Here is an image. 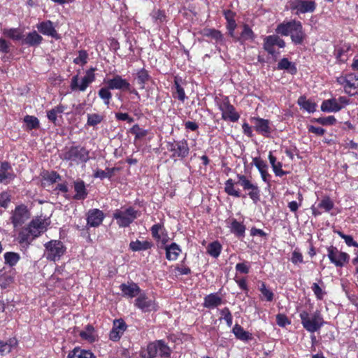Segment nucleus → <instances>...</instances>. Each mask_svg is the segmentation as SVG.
<instances>
[{"instance_id":"2f4dec72","label":"nucleus","mask_w":358,"mask_h":358,"mask_svg":"<svg viewBox=\"0 0 358 358\" xmlns=\"http://www.w3.org/2000/svg\"><path fill=\"white\" fill-rule=\"evenodd\" d=\"M230 231L238 237H243L245 236V225L238 222L236 219L232 218L230 220L229 225Z\"/></svg>"},{"instance_id":"052dcab7","label":"nucleus","mask_w":358,"mask_h":358,"mask_svg":"<svg viewBox=\"0 0 358 358\" xmlns=\"http://www.w3.org/2000/svg\"><path fill=\"white\" fill-rule=\"evenodd\" d=\"M250 263L248 262H244L241 263H238L236 265V271L240 273L247 274L250 271Z\"/></svg>"},{"instance_id":"39448f33","label":"nucleus","mask_w":358,"mask_h":358,"mask_svg":"<svg viewBox=\"0 0 358 358\" xmlns=\"http://www.w3.org/2000/svg\"><path fill=\"white\" fill-rule=\"evenodd\" d=\"M95 68H90L86 71L85 76L80 78L78 75L71 78L70 88L73 92H85L90 84L95 80Z\"/></svg>"},{"instance_id":"864d4df0","label":"nucleus","mask_w":358,"mask_h":358,"mask_svg":"<svg viewBox=\"0 0 358 358\" xmlns=\"http://www.w3.org/2000/svg\"><path fill=\"white\" fill-rule=\"evenodd\" d=\"M148 72L145 69H141L137 72V81L141 85V88L145 87V84L150 79Z\"/></svg>"},{"instance_id":"2eb2a0df","label":"nucleus","mask_w":358,"mask_h":358,"mask_svg":"<svg viewBox=\"0 0 358 358\" xmlns=\"http://www.w3.org/2000/svg\"><path fill=\"white\" fill-rule=\"evenodd\" d=\"M334 203L329 196L323 197L317 206L311 207L312 213L314 216L322 215L323 212H329L333 209Z\"/></svg>"},{"instance_id":"dca6fc26","label":"nucleus","mask_w":358,"mask_h":358,"mask_svg":"<svg viewBox=\"0 0 358 358\" xmlns=\"http://www.w3.org/2000/svg\"><path fill=\"white\" fill-rule=\"evenodd\" d=\"M38 31L45 36H51L53 38H60L59 34L55 29L53 22L50 20L43 21L36 25Z\"/></svg>"},{"instance_id":"aec40b11","label":"nucleus","mask_w":358,"mask_h":358,"mask_svg":"<svg viewBox=\"0 0 358 358\" xmlns=\"http://www.w3.org/2000/svg\"><path fill=\"white\" fill-rule=\"evenodd\" d=\"M27 228L29 229L32 238H36L45 230V222L41 218L34 219L29 223Z\"/></svg>"},{"instance_id":"cd10ccee","label":"nucleus","mask_w":358,"mask_h":358,"mask_svg":"<svg viewBox=\"0 0 358 358\" xmlns=\"http://www.w3.org/2000/svg\"><path fill=\"white\" fill-rule=\"evenodd\" d=\"M166 257L169 261H175L178 259L181 249L180 246L176 243H172L171 245L166 246Z\"/></svg>"},{"instance_id":"a18cd8bd","label":"nucleus","mask_w":358,"mask_h":358,"mask_svg":"<svg viewBox=\"0 0 358 358\" xmlns=\"http://www.w3.org/2000/svg\"><path fill=\"white\" fill-rule=\"evenodd\" d=\"M222 245L218 241L210 243L207 248V252L213 257L217 258L220 256Z\"/></svg>"},{"instance_id":"393cba45","label":"nucleus","mask_w":358,"mask_h":358,"mask_svg":"<svg viewBox=\"0 0 358 358\" xmlns=\"http://www.w3.org/2000/svg\"><path fill=\"white\" fill-rule=\"evenodd\" d=\"M201 34L203 36L209 37L214 40L216 43L222 45L224 43V38L222 33L214 29L205 28Z\"/></svg>"},{"instance_id":"37998d69","label":"nucleus","mask_w":358,"mask_h":358,"mask_svg":"<svg viewBox=\"0 0 358 358\" xmlns=\"http://www.w3.org/2000/svg\"><path fill=\"white\" fill-rule=\"evenodd\" d=\"M151 234L152 237L156 241H160L162 239V236L165 234V229L162 224L158 223L154 224L151 229Z\"/></svg>"},{"instance_id":"20e7f679","label":"nucleus","mask_w":358,"mask_h":358,"mask_svg":"<svg viewBox=\"0 0 358 358\" xmlns=\"http://www.w3.org/2000/svg\"><path fill=\"white\" fill-rule=\"evenodd\" d=\"M62 159L75 164L87 162L90 159L89 151L84 147L77 145L71 146L62 153Z\"/></svg>"},{"instance_id":"6e6d98bb","label":"nucleus","mask_w":358,"mask_h":358,"mask_svg":"<svg viewBox=\"0 0 358 358\" xmlns=\"http://www.w3.org/2000/svg\"><path fill=\"white\" fill-rule=\"evenodd\" d=\"M88 60V54L85 50L78 51V55L73 59L76 64L83 66L87 64Z\"/></svg>"},{"instance_id":"c85d7f7f","label":"nucleus","mask_w":358,"mask_h":358,"mask_svg":"<svg viewBox=\"0 0 358 358\" xmlns=\"http://www.w3.org/2000/svg\"><path fill=\"white\" fill-rule=\"evenodd\" d=\"M350 51V46L348 44H343L336 48L334 54L339 62H345L348 60Z\"/></svg>"},{"instance_id":"a19ab883","label":"nucleus","mask_w":358,"mask_h":358,"mask_svg":"<svg viewBox=\"0 0 358 358\" xmlns=\"http://www.w3.org/2000/svg\"><path fill=\"white\" fill-rule=\"evenodd\" d=\"M104 120V115L100 113H88L87 115L86 125L89 127H96L101 123Z\"/></svg>"},{"instance_id":"603ef678","label":"nucleus","mask_w":358,"mask_h":358,"mask_svg":"<svg viewBox=\"0 0 358 358\" xmlns=\"http://www.w3.org/2000/svg\"><path fill=\"white\" fill-rule=\"evenodd\" d=\"M174 87L176 92L173 93V96L178 98L182 102H184L186 96L183 87H182L179 83L178 79L176 78L174 80Z\"/></svg>"},{"instance_id":"c756f323","label":"nucleus","mask_w":358,"mask_h":358,"mask_svg":"<svg viewBox=\"0 0 358 358\" xmlns=\"http://www.w3.org/2000/svg\"><path fill=\"white\" fill-rule=\"evenodd\" d=\"M232 332L236 338L243 341H248L252 339V335L249 331H245L243 328L238 324H236L232 329Z\"/></svg>"},{"instance_id":"13d9d810","label":"nucleus","mask_w":358,"mask_h":358,"mask_svg":"<svg viewBox=\"0 0 358 358\" xmlns=\"http://www.w3.org/2000/svg\"><path fill=\"white\" fill-rule=\"evenodd\" d=\"M315 121L322 125H334L336 122V119L334 116L330 115L328 117L317 118Z\"/></svg>"},{"instance_id":"ea45409f","label":"nucleus","mask_w":358,"mask_h":358,"mask_svg":"<svg viewBox=\"0 0 358 358\" xmlns=\"http://www.w3.org/2000/svg\"><path fill=\"white\" fill-rule=\"evenodd\" d=\"M254 37L255 36L252 30L248 25H244L241 36H235L234 40L239 41L243 44L246 41H252Z\"/></svg>"},{"instance_id":"f704fd0d","label":"nucleus","mask_w":358,"mask_h":358,"mask_svg":"<svg viewBox=\"0 0 358 358\" xmlns=\"http://www.w3.org/2000/svg\"><path fill=\"white\" fill-rule=\"evenodd\" d=\"M74 189L76 192L75 199L83 200L86 198L87 192L83 180H78L74 182Z\"/></svg>"},{"instance_id":"5fc2aeb1","label":"nucleus","mask_w":358,"mask_h":358,"mask_svg":"<svg viewBox=\"0 0 358 358\" xmlns=\"http://www.w3.org/2000/svg\"><path fill=\"white\" fill-rule=\"evenodd\" d=\"M5 262L9 264L10 266H13L17 264L20 260V255L17 253L8 252L4 254Z\"/></svg>"},{"instance_id":"7ed1b4c3","label":"nucleus","mask_w":358,"mask_h":358,"mask_svg":"<svg viewBox=\"0 0 358 358\" xmlns=\"http://www.w3.org/2000/svg\"><path fill=\"white\" fill-rule=\"evenodd\" d=\"M140 212L134 207L121 208L116 209L113 215V217L116 220V223L120 228L129 227L137 217L140 216Z\"/></svg>"},{"instance_id":"f257e3e1","label":"nucleus","mask_w":358,"mask_h":358,"mask_svg":"<svg viewBox=\"0 0 358 358\" xmlns=\"http://www.w3.org/2000/svg\"><path fill=\"white\" fill-rule=\"evenodd\" d=\"M238 180L234 182L232 179H228L224 184V190L228 195L240 198L242 194L240 190L235 188V185H239L243 190L248 192V195L256 203L260 199V189L257 184L253 183L245 176L238 174Z\"/></svg>"},{"instance_id":"774afa93","label":"nucleus","mask_w":358,"mask_h":358,"mask_svg":"<svg viewBox=\"0 0 358 358\" xmlns=\"http://www.w3.org/2000/svg\"><path fill=\"white\" fill-rule=\"evenodd\" d=\"M151 15L155 20L159 22H163L166 20L165 13L161 10H153Z\"/></svg>"},{"instance_id":"c9c22d12","label":"nucleus","mask_w":358,"mask_h":358,"mask_svg":"<svg viewBox=\"0 0 358 358\" xmlns=\"http://www.w3.org/2000/svg\"><path fill=\"white\" fill-rule=\"evenodd\" d=\"M152 247V243L148 241H141L136 240L135 241H131L129 243V249L133 252L147 250L148 249H150Z\"/></svg>"},{"instance_id":"79ce46f5","label":"nucleus","mask_w":358,"mask_h":358,"mask_svg":"<svg viewBox=\"0 0 358 358\" xmlns=\"http://www.w3.org/2000/svg\"><path fill=\"white\" fill-rule=\"evenodd\" d=\"M3 34L10 38V39H13L14 41H19L22 39V32L21 30L18 28H10V29H3L2 30Z\"/></svg>"},{"instance_id":"69168bd1","label":"nucleus","mask_w":358,"mask_h":358,"mask_svg":"<svg viewBox=\"0 0 358 358\" xmlns=\"http://www.w3.org/2000/svg\"><path fill=\"white\" fill-rule=\"evenodd\" d=\"M259 290L262 295L266 298V301H271L273 299V293L266 288L264 283H262Z\"/></svg>"},{"instance_id":"49530a36","label":"nucleus","mask_w":358,"mask_h":358,"mask_svg":"<svg viewBox=\"0 0 358 358\" xmlns=\"http://www.w3.org/2000/svg\"><path fill=\"white\" fill-rule=\"evenodd\" d=\"M34 238H32V235H31L29 229L27 227L23 229L18 235V241L21 244H29Z\"/></svg>"},{"instance_id":"f8f14e48","label":"nucleus","mask_w":358,"mask_h":358,"mask_svg":"<svg viewBox=\"0 0 358 358\" xmlns=\"http://www.w3.org/2000/svg\"><path fill=\"white\" fill-rule=\"evenodd\" d=\"M338 81L343 86L345 92L350 96L358 93V75L350 73L338 78Z\"/></svg>"},{"instance_id":"e433bc0d","label":"nucleus","mask_w":358,"mask_h":358,"mask_svg":"<svg viewBox=\"0 0 358 358\" xmlns=\"http://www.w3.org/2000/svg\"><path fill=\"white\" fill-rule=\"evenodd\" d=\"M277 68L278 70H285L292 75H294L297 72L296 65L289 62L287 58L280 59Z\"/></svg>"},{"instance_id":"a211bd4d","label":"nucleus","mask_w":358,"mask_h":358,"mask_svg":"<svg viewBox=\"0 0 358 358\" xmlns=\"http://www.w3.org/2000/svg\"><path fill=\"white\" fill-rule=\"evenodd\" d=\"M127 329L126 323L123 320H115L113 326L110 331L109 338L113 341H117L120 339L124 332Z\"/></svg>"},{"instance_id":"a878e982","label":"nucleus","mask_w":358,"mask_h":358,"mask_svg":"<svg viewBox=\"0 0 358 358\" xmlns=\"http://www.w3.org/2000/svg\"><path fill=\"white\" fill-rule=\"evenodd\" d=\"M341 110L338 104L336 99H329L322 101L321 104V110L326 113H336Z\"/></svg>"},{"instance_id":"72a5a7b5","label":"nucleus","mask_w":358,"mask_h":358,"mask_svg":"<svg viewBox=\"0 0 358 358\" xmlns=\"http://www.w3.org/2000/svg\"><path fill=\"white\" fill-rule=\"evenodd\" d=\"M17 343V340L15 338H10L6 341H0V355L4 356L10 353Z\"/></svg>"},{"instance_id":"7c9ffc66","label":"nucleus","mask_w":358,"mask_h":358,"mask_svg":"<svg viewBox=\"0 0 358 358\" xmlns=\"http://www.w3.org/2000/svg\"><path fill=\"white\" fill-rule=\"evenodd\" d=\"M42 41L43 37L36 31H33L27 34L26 37L23 39L22 43L29 46H35L41 44Z\"/></svg>"},{"instance_id":"f3484780","label":"nucleus","mask_w":358,"mask_h":358,"mask_svg":"<svg viewBox=\"0 0 358 358\" xmlns=\"http://www.w3.org/2000/svg\"><path fill=\"white\" fill-rule=\"evenodd\" d=\"M106 83L108 88L111 90L127 91L130 90L131 88V84L119 75H116L113 78L108 79Z\"/></svg>"},{"instance_id":"1a4fd4ad","label":"nucleus","mask_w":358,"mask_h":358,"mask_svg":"<svg viewBox=\"0 0 358 358\" xmlns=\"http://www.w3.org/2000/svg\"><path fill=\"white\" fill-rule=\"evenodd\" d=\"M167 150L171 152V157L174 159H182L187 157L189 148L185 139L167 143Z\"/></svg>"},{"instance_id":"c03bdc74","label":"nucleus","mask_w":358,"mask_h":358,"mask_svg":"<svg viewBox=\"0 0 358 358\" xmlns=\"http://www.w3.org/2000/svg\"><path fill=\"white\" fill-rule=\"evenodd\" d=\"M159 343L158 341L150 343L147 347L146 352L143 355V358H154L158 353Z\"/></svg>"},{"instance_id":"8fccbe9b","label":"nucleus","mask_w":358,"mask_h":358,"mask_svg":"<svg viewBox=\"0 0 358 358\" xmlns=\"http://www.w3.org/2000/svg\"><path fill=\"white\" fill-rule=\"evenodd\" d=\"M111 89L107 87H101L99 92V96L103 100L104 104L106 106H108L110 104V99L112 98V94L110 92Z\"/></svg>"},{"instance_id":"b1692460","label":"nucleus","mask_w":358,"mask_h":358,"mask_svg":"<svg viewBox=\"0 0 358 358\" xmlns=\"http://www.w3.org/2000/svg\"><path fill=\"white\" fill-rule=\"evenodd\" d=\"M222 303V299L217 294H210L204 297L203 306L210 309L217 308Z\"/></svg>"},{"instance_id":"6ab92c4d","label":"nucleus","mask_w":358,"mask_h":358,"mask_svg":"<svg viewBox=\"0 0 358 358\" xmlns=\"http://www.w3.org/2000/svg\"><path fill=\"white\" fill-rule=\"evenodd\" d=\"M103 219L104 214L99 209H91L87 213V225L91 227H96L99 226L102 223Z\"/></svg>"},{"instance_id":"6e6552de","label":"nucleus","mask_w":358,"mask_h":358,"mask_svg":"<svg viewBox=\"0 0 358 358\" xmlns=\"http://www.w3.org/2000/svg\"><path fill=\"white\" fill-rule=\"evenodd\" d=\"M216 104L222 112V118L226 121L235 122L240 117L238 113L236 111L235 108L230 103L228 97L216 100Z\"/></svg>"},{"instance_id":"f03ea898","label":"nucleus","mask_w":358,"mask_h":358,"mask_svg":"<svg viewBox=\"0 0 358 358\" xmlns=\"http://www.w3.org/2000/svg\"><path fill=\"white\" fill-rule=\"evenodd\" d=\"M275 32L282 36H290L294 44H301L306 36L301 22L296 20L279 24L275 29Z\"/></svg>"},{"instance_id":"58836bf2","label":"nucleus","mask_w":358,"mask_h":358,"mask_svg":"<svg viewBox=\"0 0 358 358\" xmlns=\"http://www.w3.org/2000/svg\"><path fill=\"white\" fill-rule=\"evenodd\" d=\"M68 358H96L90 351L76 348L68 355Z\"/></svg>"},{"instance_id":"de8ad7c7","label":"nucleus","mask_w":358,"mask_h":358,"mask_svg":"<svg viewBox=\"0 0 358 358\" xmlns=\"http://www.w3.org/2000/svg\"><path fill=\"white\" fill-rule=\"evenodd\" d=\"M82 338L87 340L90 343H92L96 340V334L94 329L92 326H87L85 331H83L80 334Z\"/></svg>"},{"instance_id":"4be33fe9","label":"nucleus","mask_w":358,"mask_h":358,"mask_svg":"<svg viewBox=\"0 0 358 358\" xmlns=\"http://www.w3.org/2000/svg\"><path fill=\"white\" fill-rule=\"evenodd\" d=\"M295 8L300 13H313L316 8V3L314 1L297 0Z\"/></svg>"},{"instance_id":"5701e85b","label":"nucleus","mask_w":358,"mask_h":358,"mask_svg":"<svg viewBox=\"0 0 358 358\" xmlns=\"http://www.w3.org/2000/svg\"><path fill=\"white\" fill-rule=\"evenodd\" d=\"M120 290L123 295L128 298H133L140 293V287L137 284L131 282L129 284H122L120 285Z\"/></svg>"},{"instance_id":"4468645a","label":"nucleus","mask_w":358,"mask_h":358,"mask_svg":"<svg viewBox=\"0 0 358 358\" xmlns=\"http://www.w3.org/2000/svg\"><path fill=\"white\" fill-rule=\"evenodd\" d=\"M135 306L143 312H151L157 309L154 297L148 296L144 293L140 294L136 298Z\"/></svg>"},{"instance_id":"9d476101","label":"nucleus","mask_w":358,"mask_h":358,"mask_svg":"<svg viewBox=\"0 0 358 358\" xmlns=\"http://www.w3.org/2000/svg\"><path fill=\"white\" fill-rule=\"evenodd\" d=\"M30 217V213L25 205L17 206L11 211L10 222L15 229L21 227Z\"/></svg>"},{"instance_id":"3c124183","label":"nucleus","mask_w":358,"mask_h":358,"mask_svg":"<svg viewBox=\"0 0 358 358\" xmlns=\"http://www.w3.org/2000/svg\"><path fill=\"white\" fill-rule=\"evenodd\" d=\"M158 353L162 358H170L171 350L169 347L162 341H158Z\"/></svg>"},{"instance_id":"473e14b6","label":"nucleus","mask_w":358,"mask_h":358,"mask_svg":"<svg viewBox=\"0 0 358 358\" xmlns=\"http://www.w3.org/2000/svg\"><path fill=\"white\" fill-rule=\"evenodd\" d=\"M298 105L304 110L309 113H313L316 110L317 104L305 96H300L297 100Z\"/></svg>"},{"instance_id":"09e8293b","label":"nucleus","mask_w":358,"mask_h":358,"mask_svg":"<svg viewBox=\"0 0 358 358\" xmlns=\"http://www.w3.org/2000/svg\"><path fill=\"white\" fill-rule=\"evenodd\" d=\"M24 122L26 124L27 129L29 130L39 127V120L35 116L27 115L24 117Z\"/></svg>"},{"instance_id":"4c0bfd02","label":"nucleus","mask_w":358,"mask_h":358,"mask_svg":"<svg viewBox=\"0 0 358 358\" xmlns=\"http://www.w3.org/2000/svg\"><path fill=\"white\" fill-rule=\"evenodd\" d=\"M66 106L62 104L57 105L47 112L48 119L54 124H56L57 117L59 115L61 116V115L64 112Z\"/></svg>"},{"instance_id":"e2e57ef3","label":"nucleus","mask_w":358,"mask_h":358,"mask_svg":"<svg viewBox=\"0 0 358 358\" xmlns=\"http://www.w3.org/2000/svg\"><path fill=\"white\" fill-rule=\"evenodd\" d=\"M252 163L257 167L259 173L268 170V165L264 161H263L260 158H253Z\"/></svg>"},{"instance_id":"0eeeda50","label":"nucleus","mask_w":358,"mask_h":358,"mask_svg":"<svg viewBox=\"0 0 358 358\" xmlns=\"http://www.w3.org/2000/svg\"><path fill=\"white\" fill-rule=\"evenodd\" d=\"M43 256L49 261L57 262L64 255L66 247L59 240H51L45 245Z\"/></svg>"},{"instance_id":"0e129e2a","label":"nucleus","mask_w":358,"mask_h":358,"mask_svg":"<svg viewBox=\"0 0 358 358\" xmlns=\"http://www.w3.org/2000/svg\"><path fill=\"white\" fill-rule=\"evenodd\" d=\"M338 234L342 239L345 241V243L347 245L358 248V243L353 240L351 236L345 235L341 231H338Z\"/></svg>"},{"instance_id":"ddd939ff","label":"nucleus","mask_w":358,"mask_h":358,"mask_svg":"<svg viewBox=\"0 0 358 358\" xmlns=\"http://www.w3.org/2000/svg\"><path fill=\"white\" fill-rule=\"evenodd\" d=\"M327 252L329 260L337 267H343L349 262V255L338 250L335 247L331 246L328 248Z\"/></svg>"},{"instance_id":"9b49d317","label":"nucleus","mask_w":358,"mask_h":358,"mask_svg":"<svg viewBox=\"0 0 358 358\" xmlns=\"http://www.w3.org/2000/svg\"><path fill=\"white\" fill-rule=\"evenodd\" d=\"M263 46L269 55L273 57H277L280 52L276 51L275 46L283 48L285 46V43L278 35H270L264 38Z\"/></svg>"},{"instance_id":"4d7b16f0","label":"nucleus","mask_w":358,"mask_h":358,"mask_svg":"<svg viewBox=\"0 0 358 358\" xmlns=\"http://www.w3.org/2000/svg\"><path fill=\"white\" fill-rule=\"evenodd\" d=\"M220 314L226 321L227 326L231 327L232 325L233 317L229 309L227 307L224 308L220 310Z\"/></svg>"},{"instance_id":"bb28decb","label":"nucleus","mask_w":358,"mask_h":358,"mask_svg":"<svg viewBox=\"0 0 358 358\" xmlns=\"http://www.w3.org/2000/svg\"><path fill=\"white\" fill-rule=\"evenodd\" d=\"M10 171H11L10 164L6 162H1L0 167V182L8 183L14 178L13 174Z\"/></svg>"},{"instance_id":"680f3d73","label":"nucleus","mask_w":358,"mask_h":358,"mask_svg":"<svg viewBox=\"0 0 358 358\" xmlns=\"http://www.w3.org/2000/svg\"><path fill=\"white\" fill-rule=\"evenodd\" d=\"M311 289L317 299L322 300L324 298L326 292L322 289V287H320L317 283L314 282L312 285Z\"/></svg>"},{"instance_id":"338daca9","label":"nucleus","mask_w":358,"mask_h":358,"mask_svg":"<svg viewBox=\"0 0 358 358\" xmlns=\"http://www.w3.org/2000/svg\"><path fill=\"white\" fill-rule=\"evenodd\" d=\"M276 323L278 326L281 327H285L287 325L289 324L291 322L285 315L278 314L276 315Z\"/></svg>"},{"instance_id":"423d86ee","label":"nucleus","mask_w":358,"mask_h":358,"mask_svg":"<svg viewBox=\"0 0 358 358\" xmlns=\"http://www.w3.org/2000/svg\"><path fill=\"white\" fill-rule=\"evenodd\" d=\"M299 317L303 328L308 332L314 333L323 325V318L319 312L310 315L307 311L303 310L300 313Z\"/></svg>"},{"instance_id":"bf43d9fd","label":"nucleus","mask_w":358,"mask_h":358,"mask_svg":"<svg viewBox=\"0 0 358 358\" xmlns=\"http://www.w3.org/2000/svg\"><path fill=\"white\" fill-rule=\"evenodd\" d=\"M131 131L135 135L136 138H142L148 134L147 130L140 128L137 124L131 128Z\"/></svg>"},{"instance_id":"412c9836","label":"nucleus","mask_w":358,"mask_h":358,"mask_svg":"<svg viewBox=\"0 0 358 358\" xmlns=\"http://www.w3.org/2000/svg\"><path fill=\"white\" fill-rule=\"evenodd\" d=\"M255 130L260 134L268 137L271 132V127L270 122L268 120L263 118H254L253 119Z\"/></svg>"}]
</instances>
